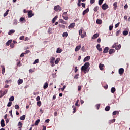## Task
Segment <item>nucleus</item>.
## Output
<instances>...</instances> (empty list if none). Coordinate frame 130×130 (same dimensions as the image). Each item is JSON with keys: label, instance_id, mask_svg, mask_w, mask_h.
Instances as JSON below:
<instances>
[{"label": "nucleus", "instance_id": "1", "mask_svg": "<svg viewBox=\"0 0 130 130\" xmlns=\"http://www.w3.org/2000/svg\"><path fill=\"white\" fill-rule=\"evenodd\" d=\"M90 67V63L89 62H86L85 63L84 65L81 67V71L84 72L85 74L87 73V71H88V68Z\"/></svg>", "mask_w": 130, "mask_h": 130}, {"label": "nucleus", "instance_id": "2", "mask_svg": "<svg viewBox=\"0 0 130 130\" xmlns=\"http://www.w3.org/2000/svg\"><path fill=\"white\" fill-rule=\"evenodd\" d=\"M108 8H109V6H108V5L106 3L103 4L102 6V9L104 11L107 10V9H108Z\"/></svg>", "mask_w": 130, "mask_h": 130}, {"label": "nucleus", "instance_id": "3", "mask_svg": "<svg viewBox=\"0 0 130 130\" xmlns=\"http://www.w3.org/2000/svg\"><path fill=\"white\" fill-rule=\"evenodd\" d=\"M54 10L56 11V12H60V11H61V7H60L59 5H57L54 7Z\"/></svg>", "mask_w": 130, "mask_h": 130}, {"label": "nucleus", "instance_id": "4", "mask_svg": "<svg viewBox=\"0 0 130 130\" xmlns=\"http://www.w3.org/2000/svg\"><path fill=\"white\" fill-rule=\"evenodd\" d=\"M7 93H8V90H5L3 92V91L0 90V98H2V97L5 96Z\"/></svg>", "mask_w": 130, "mask_h": 130}, {"label": "nucleus", "instance_id": "5", "mask_svg": "<svg viewBox=\"0 0 130 130\" xmlns=\"http://www.w3.org/2000/svg\"><path fill=\"white\" fill-rule=\"evenodd\" d=\"M62 17L66 21H68V20H69V17L68 16V13H67V12H64L63 13Z\"/></svg>", "mask_w": 130, "mask_h": 130}, {"label": "nucleus", "instance_id": "6", "mask_svg": "<svg viewBox=\"0 0 130 130\" xmlns=\"http://www.w3.org/2000/svg\"><path fill=\"white\" fill-rule=\"evenodd\" d=\"M33 16H34V14H33V11L30 10L28 12V18H32V17H33Z\"/></svg>", "mask_w": 130, "mask_h": 130}, {"label": "nucleus", "instance_id": "7", "mask_svg": "<svg viewBox=\"0 0 130 130\" xmlns=\"http://www.w3.org/2000/svg\"><path fill=\"white\" fill-rule=\"evenodd\" d=\"M123 73H124V69L123 68H120L119 69V74L120 75H123Z\"/></svg>", "mask_w": 130, "mask_h": 130}, {"label": "nucleus", "instance_id": "8", "mask_svg": "<svg viewBox=\"0 0 130 130\" xmlns=\"http://www.w3.org/2000/svg\"><path fill=\"white\" fill-rule=\"evenodd\" d=\"M91 59V57L90 56H86L83 60L84 62H86V61H89Z\"/></svg>", "mask_w": 130, "mask_h": 130}, {"label": "nucleus", "instance_id": "9", "mask_svg": "<svg viewBox=\"0 0 130 130\" xmlns=\"http://www.w3.org/2000/svg\"><path fill=\"white\" fill-rule=\"evenodd\" d=\"M104 64L100 63L99 68L101 71H103V70H104Z\"/></svg>", "mask_w": 130, "mask_h": 130}, {"label": "nucleus", "instance_id": "10", "mask_svg": "<svg viewBox=\"0 0 130 130\" xmlns=\"http://www.w3.org/2000/svg\"><path fill=\"white\" fill-rule=\"evenodd\" d=\"M87 13H89V8H87L83 12L82 15L84 16V15H86Z\"/></svg>", "mask_w": 130, "mask_h": 130}, {"label": "nucleus", "instance_id": "11", "mask_svg": "<svg viewBox=\"0 0 130 130\" xmlns=\"http://www.w3.org/2000/svg\"><path fill=\"white\" fill-rule=\"evenodd\" d=\"M113 6H114V10H116V9H117V2H114L113 4Z\"/></svg>", "mask_w": 130, "mask_h": 130}, {"label": "nucleus", "instance_id": "12", "mask_svg": "<svg viewBox=\"0 0 130 130\" xmlns=\"http://www.w3.org/2000/svg\"><path fill=\"white\" fill-rule=\"evenodd\" d=\"M5 120L4 119L1 120V126L2 127H5Z\"/></svg>", "mask_w": 130, "mask_h": 130}, {"label": "nucleus", "instance_id": "13", "mask_svg": "<svg viewBox=\"0 0 130 130\" xmlns=\"http://www.w3.org/2000/svg\"><path fill=\"white\" fill-rule=\"evenodd\" d=\"M108 50H109V48H108V47H105L104 49L103 53H107V52H108Z\"/></svg>", "mask_w": 130, "mask_h": 130}, {"label": "nucleus", "instance_id": "14", "mask_svg": "<svg viewBox=\"0 0 130 130\" xmlns=\"http://www.w3.org/2000/svg\"><path fill=\"white\" fill-rule=\"evenodd\" d=\"M16 32V30L14 29H11L9 31V32L8 33V35H12L13 33H15Z\"/></svg>", "mask_w": 130, "mask_h": 130}, {"label": "nucleus", "instance_id": "15", "mask_svg": "<svg viewBox=\"0 0 130 130\" xmlns=\"http://www.w3.org/2000/svg\"><path fill=\"white\" fill-rule=\"evenodd\" d=\"M81 49V45L79 46H77L75 48V51L77 52L79 51V50Z\"/></svg>", "mask_w": 130, "mask_h": 130}, {"label": "nucleus", "instance_id": "16", "mask_svg": "<svg viewBox=\"0 0 130 130\" xmlns=\"http://www.w3.org/2000/svg\"><path fill=\"white\" fill-rule=\"evenodd\" d=\"M115 52V50H114V49H111L109 51V54H112V53H114Z\"/></svg>", "mask_w": 130, "mask_h": 130}, {"label": "nucleus", "instance_id": "17", "mask_svg": "<svg viewBox=\"0 0 130 130\" xmlns=\"http://www.w3.org/2000/svg\"><path fill=\"white\" fill-rule=\"evenodd\" d=\"M23 82H24L23 79H19L17 81L18 85H21V84H23Z\"/></svg>", "mask_w": 130, "mask_h": 130}, {"label": "nucleus", "instance_id": "18", "mask_svg": "<svg viewBox=\"0 0 130 130\" xmlns=\"http://www.w3.org/2000/svg\"><path fill=\"white\" fill-rule=\"evenodd\" d=\"M96 24H98V25H101V24H102V20L99 19H97Z\"/></svg>", "mask_w": 130, "mask_h": 130}, {"label": "nucleus", "instance_id": "19", "mask_svg": "<svg viewBox=\"0 0 130 130\" xmlns=\"http://www.w3.org/2000/svg\"><path fill=\"white\" fill-rule=\"evenodd\" d=\"M47 88H48V83L46 82L44 85L43 89L45 90V89H47Z\"/></svg>", "mask_w": 130, "mask_h": 130}, {"label": "nucleus", "instance_id": "20", "mask_svg": "<svg viewBox=\"0 0 130 130\" xmlns=\"http://www.w3.org/2000/svg\"><path fill=\"white\" fill-rule=\"evenodd\" d=\"M100 44H98L96 46V48L99 50V51H102V48H100Z\"/></svg>", "mask_w": 130, "mask_h": 130}, {"label": "nucleus", "instance_id": "21", "mask_svg": "<svg viewBox=\"0 0 130 130\" xmlns=\"http://www.w3.org/2000/svg\"><path fill=\"white\" fill-rule=\"evenodd\" d=\"M99 37V34H95L92 37V39H96V38H98Z\"/></svg>", "mask_w": 130, "mask_h": 130}, {"label": "nucleus", "instance_id": "22", "mask_svg": "<svg viewBox=\"0 0 130 130\" xmlns=\"http://www.w3.org/2000/svg\"><path fill=\"white\" fill-rule=\"evenodd\" d=\"M75 27V23H71L69 26H68V28L69 29L70 28H73Z\"/></svg>", "mask_w": 130, "mask_h": 130}, {"label": "nucleus", "instance_id": "23", "mask_svg": "<svg viewBox=\"0 0 130 130\" xmlns=\"http://www.w3.org/2000/svg\"><path fill=\"white\" fill-rule=\"evenodd\" d=\"M13 41V40H8L6 43V45H7V46H9V45H10V44H11V43H12V42Z\"/></svg>", "mask_w": 130, "mask_h": 130}, {"label": "nucleus", "instance_id": "24", "mask_svg": "<svg viewBox=\"0 0 130 130\" xmlns=\"http://www.w3.org/2000/svg\"><path fill=\"white\" fill-rule=\"evenodd\" d=\"M57 18H58V16L57 15H56V16L54 17V18H53L52 19V23H55V21H56V20H57Z\"/></svg>", "mask_w": 130, "mask_h": 130}, {"label": "nucleus", "instance_id": "25", "mask_svg": "<svg viewBox=\"0 0 130 130\" xmlns=\"http://www.w3.org/2000/svg\"><path fill=\"white\" fill-rule=\"evenodd\" d=\"M62 52V50L60 49V48H58L57 49L56 53H61Z\"/></svg>", "mask_w": 130, "mask_h": 130}, {"label": "nucleus", "instance_id": "26", "mask_svg": "<svg viewBox=\"0 0 130 130\" xmlns=\"http://www.w3.org/2000/svg\"><path fill=\"white\" fill-rule=\"evenodd\" d=\"M59 23H61L62 24H67V22L64 21V20L61 19L59 20Z\"/></svg>", "mask_w": 130, "mask_h": 130}, {"label": "nucleus", "instance_id": "27", "mask_svg": "<svg viewBox=\"0 0 130 130\" xmlns=\"http://www.w3.org/2000/svg\"><path fill=\"white\" fill-rule=\"evenodd\" d=\"M20 22H26V19L24 17H21L20 18Z\"/></svg>", "mask_w": 130, "mask_h": 130}, {"label": "nucleus", "instance_id": "28", "mask_svg": "<svg viewBox=\"0 0 130 130\" xmlns=\"http://www.w3.org/2000/svg\"><path fill=\"white\" fill-rule=\"evenodd\" d=\"M9 12H10V9L7 10L4 14V17H7V16H8V14H9Z\"/></svg>", "mask_w": 130, "mask_h": 130}, {"label": "nucleus", "instance_id": "29", "mask_svg": "<svg viewBox=\"0 0 130 130\" xmlns=\"http://www.w3.org/2000/svg\"><path fill=\"white\" fill-rule=\"evenodd\" d=\"M2 74L4 75V74H5V73L6 72V68L4 66H2Z\"/></svg>", "mask_w": 130, "mask_h": 130}, {"label": "nucleus", "instance_id": "30", "mask_svg": "<svg viewBox=\"0 0 130 130\" xmlns=\"http://www.w3.org/2000/svg\"><path fill=\"white\" fill-rule=\"evenodd\" d=\"M85 36H87V34H86L85 31L83 32V34L81 35V38H84Z\"/></svg>", "mask_w": 130, "mask_h": 130}, {"label": "nucleus", "instance_id": "31", "mask_svg": "<svg viewBox=\"0 0 130 130\" xmlns=\"http://www.w3.org/2000/svg\"><path fill=\"white\" fill-rule=\"evenodd\" d=\"M26 118V115H23L21 117H20V120H25V119Z\"/></svg>", "mask_w": 130, "mask_h": 130}, {"label": "nucleus", "instance_id": "32", "mask_svg": "<svg viewBox=\"0 0 130 130\" xmlns=\"http://www.w3.org/2000/svg\"><path fill=\"white\" fill-rule=\"evenodd\" d=\"M121 33V30H119L116 32V36H119V34Z\"/></svg>", "mask_w": 130, "mask_h": 130}, {"label": "nucleus", "instance_id": "33", "mask_svg": "<svg viewBox=\"0 0 130 130\" xmlns=\"http://www.w3.org/2000/svg\"><path fill=\"white\" fill-rule=\"evenodd\" d=\"M60 61V58H57V59H56V60H55V64H58V63Z\"/></svg>", "mask_w": 130, "mask_h": 130}, {"label": "nucleus", "instance_id": "34", "mask_svg": "<svg viewBox=\"0 0 130 130\" xmlns=\"http://www.w3.org/2000/svg\"><path fill=\"white\" fill-rule=\"evenodd\" d=\"M105 110L106 111H109V110H110V107L108 106H106L105 108Z\"/></svg>", "mask_w": 130, "mask_h": 130}, {"label": "nucleus", "instance_id": "35", "mask_svg": "<svg viewBox=\"0 0 130 130\" xmlns=\"http://www.w3.org/2000/svg\"><path fill=\"white\" fill-rule=\"evenodd\" d=\"M120 48H121V45L120 44L118 45L116 47V49L117 50H119V49H120Z\"/></svg>", "mask_w": 130, "mask_h": 130}, {"label": "nucleus", "instance_id": "36", "mask_svg": "<svg viewBox=\"0 0 130 130\" xmlns=\"http://www.w3.org/2000/svg\"><path fill=\"white\" fill-rule=\"evenodd\" d=\"M117 114H119V112H118V111H115L113 112V115H116Z\"/></svg>", "mask_w": 130, "mask_h": 130}, {"label": "nucleus", "instance_id": "37", "mask_svg": "<svg viewBox=\"0 0 130 130\" xmlns=\"http://www.w3.org/2000/svg\"><path fill=\"white\" fill-rule=\"evenodd\" d=\"M40 122V119H38L36 121L35 124V125H38V124Z\"/></svg>", "mask_w": 130, "mask_h": 130}, {"label": "nucleus", "instance_id": "38", "mask_svg": "<svg viewBox=\"0 0 130 130\" xmlns=\"http://www.w3.org/2000/svg\"><path fill=\"white\" fill-rule=\"evenodd\" d=\"M38 62H39V59H37L33 62V64H36V63H38Z\"/></svg>", "mask_w": 130, "mask_h": 130}, {"label": "nucleus", "instance_id": "39", "mask_svg": "<svg viewBox=\"0 0 130 130\" xmlns=\"http://www.w3.org/2000/svg\"><path fill=\"white\" fill-rule=\"evenodd\" d=\"M123 35H125V36H126L128 34V31L127 30H124L123 32Z\"/></svg>", "mask_w": 130, "mask_h": 130}, {"label": "nucleus", "instance_id": "40", "mask_svg": "<svg viewBox=\"0 0 130 130\" xmlns=\"http://www.w3.org/2000/svg\"><path fill=\"white\" fill-rule=\"evenodd\" d=\"M37 105H38V106L40 107V106H41V101H39L38 102H37Z\"/></svg>", "mask_w": 130, "mask_h": 130}, {"label": "nucleus", "instance_id": "41", "mask_svg": "<svg viewBox=\"0 0 130 130\" xmlns=\"http://www.w3.org/2000/svg\"><path fill=\"white\" fill-rule=\"evenodd\" d=\"M104 0H99V6H101L102 4H103V2Z\"/></svg>", "mask_w": 130, "mask_h": 130}, {"label": "nucleus", "instance_id": "42", "mask_svg": "<svg viewBox=\"0 0 130 130\" xmlns=\"http://www.w3.org/2000/svg\"><path fill=\"white\" fill-rule=\"evenodd\" d=\"M68 32H65L63 33V34H62L63 37H68Z\"/></svg>", "mask_w": 130, "mask_h": 130}, {"label": "nucleus", "instance_id": "43", "mask_svg": "<svg viewBox=\"0 0 130 130\" xmlns=\"http://www.w3.org/2000/svg\"><path fill=\"white\" fill-rule=\"evenodd\" d=\"M115 91H116V89H115V88H114V87H112V88H111V93H114V92H115Z\"/></svg>", "mask_w": 130, "mask_h": 130}, {"label": "nucleus", "instance_id": "44", "mask_svg": "<svg viewBox=\"0 0 130 130\" xmlns=\"http://www.w3.org/2000/svg\"><path fill=\"white\" fill-rule=\"evenodd\" d=\"M14 100H15V98H14V96H11L9 98V101H14Z\"/></svg>", "mask_w": 130, "mask_h": 130}, {"label": "nucleus", "instance_id": "45", "mask_svg": "<svg viewBox=\"0 0 130 130\" xmlns=\"http://www.w3.org/2000/svg\"><path fill=\"white\" fill-rule=\"evenodd\" d=\"M82 0H78V2L77 3L78 7H81V2Z\"/></svg>", "mask_w": 130, "mask_h": 130}, {"label": "nucleus", "instance_id": "46", "mask_svg": "<svg viewBox=\"0 0 130 130\" xmlns=\"http://www.w3.org/2000/svg\"><path fill=\"white\" fill-rule=\"evenodd\" d=\"M99 9V7L96 6V7L94 8L93 10L94 11V12H97V11H98Z\"/></svg>", "mask_w": 130, "mask_h": 130}, {"label": "nucleus", "instance_id": "47", "mask_svg": "<svg viewBox=\"0 0 130 130\" xmlns=\"http://www.w3.org/2000/svg\"><path fill=\"white\" fill-rule=\"evenodd\" d=\"M7 106L8 107H11V106H12V102H9Z\"/></svg>", "mask_w": 130, "mask_h": 130}, {"label": "nucleus", "instance_id": "48", "mask_svg": "<svg viewBox=\"0 0 130 130\" xmlns=\"http://www.w3.org/2000/svg\"><path fill=\"white\" fill-rule=\"evenodd\" d=\"M55 60V58L54 57H52L51 58V59L50 60L51 62H54V61Z\"/></svg>", "mask_w": 130, "mask_h": 130}, {"label": "nucleus", "instance_id": "49", "mask_svg": "<svg viewBox=\"0 0 130 130\" xmlns=\"http://www.w3.org/2000/svg\"><path fill=\"white\" fill-rule=\"evenodd\" d=\"M72 107L73 108V113H75L77 111V109H76V107L75 106H73Z\"/></svg>", "mask_w": 130, "mask_h": 130}, {"label": "nucleus", "instance_id": "50", "mask_svg": "<svg viewBox=\"0 0 130 130\" xmlns=\"http://www.w3.org/2000/svg\"><path fill=\"white\" fill-rule=\"evenodd\" d=\"M60 27H61V28H62V29H66V26L63 24H59Z\"/></svg>", "mask_w": 130, "mask_h": 130}, {"label": "nucleus", "instance_id": "51", "mask_svg": "<svg viewBox=\"0 0 130 130\" xmlns=\"http://www.w3.org/2000/svg\"><path fill=\"white\" fill-rule=\"evenodd\" d=\"M79 100H77L76 102L75 103V105L76 106H80V105H79L78 103H79Z\"/></svg>", "mask_w": 130, "mask_h": 130}, {"label": "nucleus", "instance_id": "52", "mask_svg": "<svg viewBox=\"0 0 130 130\" xmlns=\"http://www.w3.org/2000/svg\"><path fill=\"white\" fill-rule=\"evenodd\" d=\"M20 40H24L25 39V37L24 36H21L19 38Z\"/></svg>", "mask_w": 130, "mask_h": 130}, {"label": "nucleus", "instance_id": "53", "mask_svg": "<svg viewBox=\"0 0 130 130\" xmlns=\"http://www.w3.org/2000/svg\"><path fill=\"white\" fill-rule=\"evenodd\" d=\"M113 29V25H110L109 26V30L110 31H112Z\"/></svg>", "mask_w": 130, "mask_h": 130}, {"label": "nucleus", "instance_id": "54", "mask_svg": "<svg viewBox=\"0 0 130 130\" xmlns=\"http://www.w3.org/2000/svg\"><path fill=\"white\" fill-rule=\"evenodd\" d=\"M15 109H20V106H19L18 105H16L15 106Z\"/></svg>", "mask_w": 130, "mask_h": 130}, {"label": "nucleus", "instance_id": "55", "mask_svg": "<svg viewBox=\"0 0 130 130\" xmlns=\"http://www.w3.org/2000/svg\"><path fill=\"white\" fill-rule=\"evenodd\" d=\"M95 106L97 109H99V108H100V104H96Z\"/></svg>", "mask_w": 130, "mask_h": 130}, {"label": "nucleus", "instance_id": "56", "mask_svg": "<svg viewBox=\"0 0 130 130\" xmlns=\"http://www.w3.org/2000/svg\"><path fill=\"white\" fill-rule=\"evenodd\" d=\"M13 24L14 25H17L18 24V21H17V20H14Z\"/></svg>", "mask_w": 130, "mask_h": 130}, {"label": "nucleus", "instance_id": "57", "mask_svg": "<svg viewBox=\"0 0 130 130\" xmlns=\"http://www.w3.org/2000/svg\"><path fill=\"white\" fill-rule=\"evenodd\" d=\"M81 90H82V86H78V91L79 92H80V91H81Z\"/></svg>", "mask_w": 130, "mask_h": 130}, {"label": "nucleus", "instance_id": "58", "mask_svg": "<svg viewBox=\"0 0 130 130\" xmlns=\"http://www.w3.org/2000/svg\"><path fill=\"white\" fill-rule=\"evenodd\" d=\"M117 45V43H115L113 46L112 47L113 48H116V46Z\"/></svg>", "mask_w": 130, "mask_h": 130}, {"label": "nucleus", "instance_id": "59", "mask_svg": "<svg viewBox=\"0 0 130 130\" xmlns=\"http://www.w3.org/2000/svg\"><path fill=\"white\" fill-rule=\"evenodd\" d=\"M34 71L32 70V69H30L29 70V73H30V74H32V73H34Z\"/></svg>", "mask_w": 130, "mask_h": 130}, {"label": "nucleus", "instance_id": "60", "mask_svg": "<svg viewBox=\"0 0 130 130\" xmlns=\"http://www.w3.org/2000/svg\"><path fill=\"white\" fill-rule=\"evenodd\" d=\"M50 64L51 67H54L55 64H54V62H50Z\"/></svg>", "mask_w": 130, "mask_h": 130}, {"label": "nucleus", "instance_id": "61", "mask_svg": "<svg viewBox=\"0 0 130 130\" xmlns=\"http://www.w3.org/2000/svg\"><path fill=\"white\" fill-rule=\"evenodd\" d=\"M40 112L41 114H42V113H43V109L42 108L40 109Z\"/></svg>", "mask_w": 130, "mask_h": 130}, {"label": "nucleus", "instance_id": "62", "mask_svg": "<svg viewBox=\"0 0 130 130\" xmlns=\"http://www.w3.org/2000/svg\"><path fill=\"white\" fill-rule=\"evenodd\" d=\"M82 32H83V30L82 29H80L79 30V35H80V36H81V35H82Z\"/></svg>", "mask_w": 130, "mask_h": 130}, {"label": "nucleus", "instance_id": "63", "mask_svg": "<svg viewBox=\"0 0 130 130\" xmlns=\"http://www.w3.org/2000/svg\"><path fill=\"white\" fill-rule=\"evenodd\" d=\"M39 100H40V96H38L36 98V101H39Z\"/></svg>", "mask_w": 130, "mask_h": 130}, {"label": "nucleus", "instance_id": "64", "mask_svg": "<svg viewBox=\"0 0 130 130\" xmlns=\"http://www.w3.org/2000/svg\"><path fill=\"white\" fill-rule=\"evenodd\" d=\"M79 77V74H76L74 76V79H78V77Z\"/></svg>", "mask_w": 130, "mask_h": 130}]
</instances>
